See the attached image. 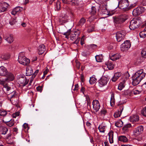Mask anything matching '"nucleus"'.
Instances as JSON below:
<instances>
[{
  "instance_id": "1",
  "label": "nucleus",
  "mask_w": 146,
  "mask_h": 146,
  "mask_svg": "<svg viewBox=\"0 0 146 146\" xmlns=\"http://www.w3.org/2000/svg\"><path fill=\"white\" fill-rule=\"evenodd\" d=\"M143 69L137 70L132 77V84L134 86L138 85L145 76Z\"/></svg>"
},
{
  "instance_id": "2",
  "label": "nucleus",
  "mask_w": 146,
  "mask_h": 146,
  "mask_svg": "<svg viewBox=\"0 0 146 146\" xmlns=\"http://www.w3.org/2000/svg\"><path fill=\"white\" fill-rule=\"evenodd\" d=\"M129 2L128 0H120L118 2V7L123 11H126L136 5L135 3L129 5Z\"/></svg>"
},
{
  "instance_id": "3",
  "label": "nucleus",
  "mask_w": 146,
  "mask_h": 146,
  "mask_svg": "<svg viewBox=\"0 0 146 146\" xmlns=\"http://www.w3.org/2000/svg\"><path fill=\"white\" fill-rule=\"evenodd\" d=\"M141 18L138 17L133 19L130 23L129 28L131 30H133L138 28L141 24Z\"/></svg>"
},
{
  "instance_id": "4",
  "label": "nucleus",
  "mask_w": 146,
  "mask_h": 146,
  "mask_svg": "<svg viewBox=\"0 0 146 146\" xmlns=\"http://www.w3.org/2000/svg\"><path fill=\"white\" fill-rule=\"evenodd\" d=\"M128 18V16L126 14L121 15L117 17H113L114 22L116 24H121L124 22Z\"/></svg>"
},
{
  "instance_id": "5",
  "label": "nucleus",
  "mask_w": 146,
  "mask_h": 146,
  "mask_svg": "<svg viewBox=\"0 0 146 146\" xmlns=\"http://www.w3.org/2000/svg\"><path fill=\"white\" fill-rule=\"evenodd\" d=\"M22 53H20L18 61V62L24 66H27L29 65L30 62V60L25 56L22 55Z\"/></svg>"
},
{
  "instance_id": "6",
  "label": "nucleus",
  "mask_w": 146,
  "mask_h": 146,
  "mask_svg": "<svg viewBox=\"0 0 146 146\" xmlns=\"http://www.w3.org/2000/svg\"><path fill=\"white\" fill-rule=\"evenodd\" d=\"M131 46V43L129 40H126L121 45V50L122 52L127 51L130 48Z\"/></svg>"
},
{
  "instance_id": "7",
  "label": "nucleus",
  "mask_w": 146,
  "mask_h": 146,
  "mask_svg": "<svg viewBox=\"0 0 146 146\" xmlns=\"http://www.w3.org/2000/svg\"><path fill=\"white\" fill-rule=\"evenodd\" d=\"M125 31H118L116 33V36L117 41L119 42L124 39L125 35Z\"/></svg>"
},
{
  "instance_id": "8",
  "label": "nucleus",
  "mask_w": 146,
  "mask_h": 146,
  "mask_svg": "<svg viewBox=\"0 0 146 146\" xmlns=\"http://www.w3.org/2000/svg\"><path fill=\"white\" fill-rule=\"evenodd\" d=\"M145 10V8L143 7H137L133 10V15L134 16L139 15L144 12Z\"/></svg>"
},
{
  "instance_id": "9",
  "label": "nucleus",
  "mask_w": 146,
  "mask_h": 146,
  "mask_svg": "<svg viewBox=\"0 0 146 146\" xmlns=\"http://www.w3.org/2000/svg\"><path fill=\"white\" fill-rule=\"evenodd\" d=\"M143 127L142 126L140 125L137 127L133 131L134 136L137 137L139 136L143 133Z\"/></svg>"
},
{
  "instance_id": "10",
  "label": "nucleus",
  "mask_w": 146,
  "mask_h": 146,
  "mask_svg": "<svg viewBox=\"0 0 146 146\" xmlns=\"http://www.w3.org/2000/svg\"><path fill=\"white\" fill-rule=\"evenodd\" d=\"M29 82V80L27 79L25 77H20L17 80V82L20 86L23 87L26 85Z\"/></svg>"
},
{
  "instance_id": "11",
  "label": "nucleus",
  "mask_w": 146,
  "mask_h": 146,
  "mask_svg": "<svg viewBox=\"0 0 146 146\" xmlns=\"http://www.w3.org/2000/svg\"><path fill=\"white\" fill-rule=\"evenodd\" d=\"M108 82V78L105 77H102L99 81L98 86L100 88L104 87L106 85Z\"/></svg>"
},
{
  "instance_id": "12",
  "label": "nucleus",
  "mask_w": 146,
  "mask_h": 146,
  "mask_svg": "<svg viewBox=\"0 0 146 146\" xmlns=\"http://www.w3.org/2000/svg\"><path fill=\"white\" fill-rule=\"evenodd\" d=\"M9 117H4L3 118V121L6 123L7 125L11 127L14 124V120L13 119H12L11 118H9L8 120H6V119Z\"/></svg>"
},
{
  "instance_id": "13",
  "label": "nucleus",
  "mask_w": 146,
  "mask_h": 146,
  "mask_svg": "<svg viewBox=\"0 0 146 146\" xmlns=\"http://www.w3.org/2000/svg\"><path fill=\"white\" fill-rule=\"evenodd\" d=\"M80 33V31L78 30H76L72 33L70 35V39L72 40H74L76 39L79 37Z\"/></svg>"
},
{
  "instance_id": "14",
  "label": "nucleus",
  "mask_w": 146,
  "mask_h": 146,
  "mask_svg": "<svg viewBox=\"0 0 146 146\" xmlns=\"http://www.w3.org/2000/svg\"><path fill=\"white\" fill-rule=\"evenodd\" d=\"M92 104L94 110L96 112L98 111L100 108V105L98 101L97 100H93Z\"/></svg>"
},
{
  "instance_id": "15",
  "label": "nucleus",
  "mask_w": 146,
  "mask_h": 146,
  "mask_svg": "<svg viewBox=\"0 0 146 146\" xmlns=\"http://www.w3.org/2000/svg\"><path fill=\"white\" fill-rule=\"evenodd\" d=\"M9 5L6 3L3 2L0 4V12H3L7 10Z\"/></svg>"
},
{
  "instance_id": "16",
  "label": "nucleus",
  "mask_w": 146,
  "mask_h": 146,
  "mask_svg": "<svg viewBox=\"0 0 146 146\" xmlns=\"http://www.w3.org/2000/svg\"><path fill=\"white\" fill-rule=\"evenodd\" d=\"M7 82L5 80V79L4 80H0V84L3 86V90L7 91L10 90L11 88L8 86Z\"/></svg>"
},
{
  "instance_id": "17",
  "label": "nucleus",
  "mask_w": 146,
  "mask_h": 146,
  "mask_svg": "<svg viewBox=\"0 0 146 146\" xmlns=\"http://www.w3.org/2000/svg\"><path fill=\"white\" fill-rule=\"evenodd\" d=\"M123 109L124 106L122 105L120 106L118 111L115 113L113 115L114 117L115 118H117L120 117Z\"/></svg>"
},
{
  "instance_id": "18",
  "label": "nucleus",
  "mask_w": 146,
  "mask_h": 146,
  "mask_svg": "<svg viewBox=\"0 0 146 146\" xmlns=\"http://www.w3.org/2000/svg\"><path fill=\"white\" fill-rule=\"evenodd\" d=\"M14 79L15 76L14 74L11 73L9 72L7 73L6 75L5 80L7 82H9L13 80Z\"/></svg>"
},
{
  "instance_id": "19",
  "label": "nucleus",
  "mask_w": 146,
  "mask_h": 146,
  "mask_svg": "<svg viewBox=\"0 0 146 146\" xmlns=\"http://www.w3.org/2000/svg\"><path fill=\"white\" fill-rule=\"evenodd\" d=\"M68 16L66 14L62 15L59 18V21L61 23L66 22L68 20Z\"/></svg>"
},
{
  "instance_id": "20",
  "label": "nucleus",
  "mask_w": 146,
  "mask_h": 146,
  "mask_svg": "<svg viewBox=\"0 0 146 146\" xmlns=\"http://www.w3.org/2000/svg\"><path fill=\"white\" fill-rule=\"evenodd\" d=\"M23 9V8L22 7H16L12 10L11 13V14L13 15H15L22 11Z\"/></svg>"
},
{
  "instance_id": "21",
  "label": "nucleus",
  "mask_w": 146,
  "mask_h": 146,
  "mask_svg": "<svg viewBox=\"0 0 146 146\" xmlns=\"http://www.w3.org/2000/svg\"><path fill=\"white\" fill-rule=\"evenodd\" d=\"M17 94H16V92L15 91L11 93L10 94H9L8 96V98L9 99L10 101L11 102H13L15 101L14 99L17 97Z\"/></svg>"
},
{
  "instance_id": "22",
  "label": "nucleus",
  "mask_w": 146,
  "mask_h": 146,
  "mask_svg": "<svg viewBox=\"0 0 146 146\" xmlns=\"http://www.w3.org/2000/svg\"><path fill=\"white\" fill-rule=\"evenodd\" d=\"M46 50L45 46L43 44L40 45L38 48V54L40 55H42L45 51Z\"/></svg>"
},
{
  "instance_id": "23",
  "label": "nucleus",
  "mask_w": 146,
  "mask_h": 146,
  "mask_svg": "<svg viewBox=\"0 0 146 146\" xmlns=\"http://www.w3.org/2000/svg\"><path fill=\"white\" fill-rule=\"evenodd\" d=\"M121 74L120 72H117L115 73L111 79V81L113 82H115L121 76Z\"/></svg>"
},
{
  "instance_id": "24",
  "label": "nucleus",
  "mask_w": 146,
  "mask_h": 146,
  "mask_svg": "<svg viewBox=\"0 0 146 146\" xmlns=\"http://www.w3.org/2000/svg\"><path fill=\"white\" fill-rule=\"evenodd\" d=\"M5 40L9 43H12L14 40L13 36L12 35L6 36L5 37Z\"/></svg>"
},
{
  "instance_id": "25",
  "label": "nucleus",
  "mask_w": 146,
  "mask_h": 146,
  "mask_svg": "<svg viewBox=\"0 0 146 146\" xmlns=\"http://www.w3.org/2000/svg\"><path fill=\"white\" fill-rule=\"evenodd\" d=\"M125 80H121V82L119 84L118 89L120 90H122L125 87Z\"/></svg>"
},
{
  "instance_id": "26",
  "label": "nucleus",
  "mask_w": 146,
  "mask_h": 146,
  "mask_svg": "<svg viewBox=\"0 0 146 146\" xmlns=\"http://www.w3.org/2000/svg\"><path fill=\"white\" fill-rule=\"evenodd\" d=\"M33 70L31 67L27 66L26 68V74L27 76H30L33 73Z\"/></svg>"
},
{
  "instance_id": "27",
  "label": "nucleus",
  "mask_w": 146,
  "mask_h": 146,
  "mask_svg": "<svg viewBox=\"0 0 146 146\" xmlns=\"http://www.w3.org/2000/svg\"><path fill=\"white\" fill-rule=\"evenodd\" d=\"M129 119L131 122H135L139 120V117L137 115H134L133 116H131Z\"/></svg>"
},
{
  "instance_id": "28",
  "label": "nucleus",
  "mask_w": 146,
  "mask_h": 146,
  "mask_svg": "<svg viewBox=\"0 0 146 146\" xmlns=\"http://www.w3.org/2000/svg\"><path fill=\"white\" fill-rule=\"evenodd\" d=\"M109 139L110 143H112L113 142V131H110L108 133Z\"/></svg>"
},
{
  "instance_id": "29",
  "label": "nucleus",
  "mask_w": 146,
  "mask_h": 146,
  "mask_svg": "<svg viewBox=\"0 0 146 146\" xmlns=\"http://www.w3.org/2000/svg\"><path fill=\"white\" fill-rule=\"evenodd\" d=\"M114 94L113 92L111 94V96L110 101L111 105V106H113L115 105V100L114 98Z\"/></svg>"
},
{
  "instance_id": "30",
  "label": "nucleus",
  "mask_w": 146,
  "mask_h": 146,
  "mask_svg": "<svg viewBox=\"0 0 146 146\" xmlns=\"http://www.w3.org/2000/svg\"><path fill=\"white\" fill-rule=\"evenodd\" d=\"M121 56L119 54H116L113 55L111 57L110 59L113 61H115L119 59Z\"/></svg>"
},
{
  "instance_id": "31",
  "label": "nucleus",
  "mask_w": 146,
  "mask_h": 146,
  "mask_svg": "<svg viewBox=\"0 0 146 146\" xmlns=\"http://www.w3.org/2000/svg\"><path fill=\"white\" fill-rule=\"evenodd\" d=\"M6 73V69L3 66L0 67V75L3 76Z\"/></svg>"
},
{
  "instance_id": "32",
  "label": "nucleus",
  "mask_w": 146,
  "mask_h": 146,
  "mask_svg": "<svg viewBox=\"0 0 146 146\" xmlns=\"http://www.w3.org/2000/svg\"><path fill=\"white\" fill-rule=\"evenodd\" d=\"M106 126L101 124L99 126L98 129L100 132L104 133L106 130Z\"/></svg>"
},
{
  "instance_id": "33",
  "label": "nucleus",
  "mask_w": 146,
  "mask_h": 146,
  "mask_svg": "<svg viewBox=\"0 0 146 146\" xmlns=\"http://www.w3.org/2000/svg\"><path fill=\"white\" fill-rule=\"evenodd\" d=\"M107 112L106 109L104 108H102L99 114L101 116H105L107 113Z\"/></svg>"
},
{
  "instance_id": "34",
  "label": "nucleus",
  "mask_w": 146,
  "mask_h": 146,
  "mask_svg": "<svg viewBox=\"0 0 146 146\" xmlns=\"http://www.w3.org/2000/svg\"><path fill=\"white\" fill-rule=\"evenodd\" d=\"M118 140L121 142H126L128 141V139L125 136H121L119 137Z\"/></svg>"
},
{
  "instance_id": "35",
  "label": "nucleus",
  "mask_w": 146,
  "mask_h": 146,
  "mask_svg": "<svg viewBox=\"0 0 146 146\" xmlns=\"http://www.w3.org/2000/svg\"><path fill=\"white\" fill-rule=\"evenodd\" d=\"M95 58L96 61L98 62H102L103 60V56L101 54L96 55L95 56Z\"/></svg>"
},
{
  "instance_id": "36",
  "label": "nucleus",
  "mask_w": 146,
  "mask_h": 146,
  "mask_svg": "<svg viewBox=\"0 0 146 146\" xmlns=\"http://www.w3.org/2000/svg\"><path fill=\"white\" fill-rule=\"evenodd\" d=\"M130 77V75L129 73L127 72L125 73L122 76V78L121 79V80H125V82Z\"/></svg>"
},
{
  "instance_id": "37",
  "label": "nucleus",
  "mask_w": 146,
  "mask_h": 146,
  "mask_svg": "<svg viewBox=\"0 0 146 146\" xmlns=\"http://www.w3.org/2000/svg\"><path fill=\"white\" fill-rule=\"evenodd\" d=\"M86 22V19L84 18H82L79 21L78 25L79 26H82Z\"/></svg>"
},
{
  "instance_id": "38",
  "label": "nucleus",
  "mask_w": 146,
  "mask_h": 146,
  "mask_svg": "<svg viewBox=\"0 0 146 146\" xmlns=\"http://www.w3.org/2000/svg\"><path fill=\"white\" fill-rule=\"evenodd\" d=\"M123 125V122L121 120H119L117 121L115 124V125L117 127H121Z\"/></svg>"
},
{
  "instance_id": "39",
  "label": "nucleus",
  "mask_w": 146,
  "mask_h": 146,
  "mask_svg": "<svg viewBox=\"0 0 146 146\" xmlns=\"http://www.w3.org/2000/svg\"><path fill=\"white\" fill-rule=\"evenodd\" d=\"M60 9V3L59 1L58 0L55 5V9L57 11H59Z\"/></svg>"
},
{
  "instance_id": "40",
  "label": "nucleus",
  "mask_w": 146,
  "mask_h": 146,
  "mask_svg": "<svg viewBox=\"0 0 146 146\" xmlns=\"http://www.w3.org/2000/svg\"><path fill=\"white\" fill-rule=\"evenodd\" d=\"M96 79L94 77H92L90 78L89 82L91 84H93L95 83L96 81Z\"/></svg>"
},
{
  "instance_id": "41",
  "label": "nucleus",
  "mask_w": 146,
  "mask_h": 146,
  "mask_svg": "<svg viewBox=\"0 0 146 146\" xmlns=\"http://www.w3.org/2000/svg\"><path fill=\"white\" fill-rule=\"evenodd\" d=\"M94 26L93 25H91L88 27L87 31L88 33H90L94 31Z\"/></svg>"
},
{
  "instance_id": "42",
  "label": "nucleus",
  "mask_w": 146,
  "mask_h": 146,
  "mask_svg": "<svg viewBox=\"0 0 146 146\" xmlns=\"http://www.w3.org/2000/svg\"><path fill=\"white\" fill-rule=\"evenodd\" d=\"M72 5H79L78 0H70Z\"/></svg>"
},
{
  "instance_id": "43",
  "label": "nucleus",
  "mask_w": 146,
  "mask_h": 146,
  "mask_svg": "<svg viewBox=\"0 0 146 146\" xmlns=\"http://www.w3.org/2000/svg\"><path fill=\"white\" fill-rule=\"evenodd\" d=\"M107 66L109 70L113 69L114 68L113 65L111 63H110V62H108L107 64Z\"/></svg>"
},
{
  "instance_id": "44",
  "label": "nucleus",
  "mask_w": 146,
  "mask_h": 146,
  "mask_svg": "<svg viewBox=\"0 0 146 146\" xmlns=\"http://www.w3.org/2000/svg\"><path fill=\"white\" fill-rule=\"evenodd\" d=\"M96 12V9L94 7H92V11L91 12V14L92 15H94Z\"/></svg>"
},
{
  "instance_id": "45",
  "label": "nucleus",
  "mask_w": 146,
  "mask_h": 146,
  "mask_svg": "<svg viewBox=\"0 0 146 146\" xmlns=\"http://www.w3.org/2000/svg\"><path fill=\"white\" fill-rule=\"evenodd\" d=\"M139 36L141 38H145L146 37V33L143 30L140 33Z\"/></svg>"
},
{
  "instance_id": "46",
  "label": "nucleus",
  "mask_w": 146,
  "mask_h": 146,
  "mask_svg": "<svg viewBox=\"0 0 146 146\" xmlns=\"http://www.w3.org/2000/svg\"><path fill=\"white\" fill-rule=\"evenodd\" d=\"M141 54L143 57L146 58V48L142 50L141 52Z\"/></svg>"
},
{
  "instance_id": "47",
  "label": "nucleus",
  "mask_w": 146,
  "mask_h": 146,
  "mask_svg": "<svg viewBox=\"0 0 146 146\" xmlns=\"http://www.w3.org/2000/svg\"><path fill=\"white\" fill-rule=\"evenodd\" d=\"M1 130L2 131V134H5L8 131V129L5 127H2Z\"/></svg>"
},
{
  "instance_id": "48",
  "label": "nucleus",
  "mask_w": 146,
  "mask_h": 146,
  "mask_svg": "<svg viewBox=\"0 0 146 146\" xmlns=\"http://www.w3.org/2000/svg\"><path fill=\"white\" fill-rule=\"evenodd\" d=\"M141 113L144 116L146 117V107H144L141 111Z\"/></svg>"
},
{
  "instance_id": "49",
  "label": "nucleus",
  "mask_w": 146,
  "mask_h": 146,
  "mask_svg": "<svg viewBox=\"0 0 146 146\" xmlns=\"http://www.w3.org/2000/svg\"><path fill=\"white\" fill-rule=\"evenodd\" d=\"M7 114V111L5 110H0V116H4Z\"/></svg>"
},
{
  "instance_id": "50",
  "label": "nucleus",
  "mask_w": 146,
  "mask_h": 146,
  "mask_svg": "<svg viewBox=\"0 0 146 146\" xmlns=\"http://www.w3.org/2000/svg\"><path fill=\"white\" fill-rule=\"evenodd\" d=\"M16 22L15 20L14 19H12L9 22V23L11 25H13L15 24Z\"/></svg>"
},
{
  "instance_id": "51",
  "label": "nucleus",
  "mask_w": 146,
  "mask_h": 146,
  "mask_svg": "<svg viewBox=\"0 0 146 146\" xmlns=\"http://www.w3.org/2000/svg\"><path fill=\"white\" fill-rule=\"evenodd\" d=\"M131 127V125L130 123H129L125 125L124 127H123V129H124L126 130L127 128L129 127Z\"/></svg>"
},
{
  "instance_id": "52",
  "label": "nucleus",
  "mask_w": 146,
  "mask_h": 146,
  "mask_svg": "<svg viewBox=\"0 0 146 146\" xmlns=\"http://www.w3.org/2000/svg\"><path fill=\"white\" fill-rule=\"evenodd\" d=\"M133 94L135 95H137L139 94L141 92L140 91H139L138 90H136V89H133Z\"/></svg>"
},
{
  "instance_id": "53",
  "label": "nucleus",
  "mask_w": 146,
  "mask_h": 146,
  "mask_svg": "<svg viewBox=\"0 0 146 146\" xmlns=\"http://www.w3.org/2000/svg\"><path fill=\"white\" fill-rule=\"evenodd\" d=\"M86 100L87 102V104L88 106H90V101L89 98L88 96H86Z\"/></svg>"
},
{
  "instance_id": "54",
  "label": "nucleus",
  "mask_w": 146,
  "mask_h": 146,
  "mask_svg": "<svg viewBox=\"0 0 146 146\" xmlns=\"http://www.w3.org/2000/svg\"><path fill=\"white\" fill-rule=\"evenodd\" d=\"M35 77H33V76H32L30 79V82L29 84V85L31 86L32 84V83L33 82V80Z\"/></svg>"
},
{
  "instance_id": "55",
  "label": "nucleus",
  "mask_w": 146,
  "mask_h": 146,
  "mask_svg": "<svg viewBox=\"0 0 146 146\" xmlns=\"http://www.w3.org/2000/svg\"><path fill=\"white\" fill-rule=\"evenodd\" d=\"M84 36H83L81 38V40H80V43L82 45H83L84 44Z\"/></svg>"
},
{
  "instance_id": "56",
  "label": "nucleus",
  "mask_w": 146,
  "mask_h": 146,
  "mask_svg": "<svg viewBox=\"0 0 146 146\" xmlns=\"http://www.w3.org/2000/svg\"><path fill=\"white\" fill-rule=\"evenodd\" d=\"M1 58L4 60H7L8 59V57L5 55H2Z\"/></svg>"
},
{
  "instance_id": "57",
  "label": "nucleus",
  "mask_w": 146,
  "mask_h": 146,
  "mask_svg": "<svg viewBox=\"0 0 146 146\" xmlns=\"http://www.w3.org/2000/svg\"><path fill=\"white\" fill-rule=\"evenodd\" d=\"M80 39V37H78V38H77L76 40L73 42V44H78L79 42Z\"/></svg>"
},
{
  "instance_id": "58",
  "label": "nucleus",
  "mask_w": 146,
  "mask_h": 146,
  "mask_svg": "<svg viewBox=\"0 0 146 146\" xmlns=\"http://www.w3.org/2000/svg\"><path fill=\"white\" fill-rule=\"evenodd\" d=\"M62 3L64 4H68L70 2V0H62Z\"/></svg>"
},
{
  "instance_id": "59",
  "label": "nucleus",
  "mask_w": 146,
  "mask_h": 146,
  "mask_svg": "<svg viewBox=\"0 0 146 146\" xmlns=\"http://www.w3.org/2000/svg\"><path fill=\"white\" fill-rule=\"evenodd\" d=\"M38 72L39 70H36L35 72L32 75V76H33V77H35V76L38 73Z\"/></svg>"
},
{
  "instance_id": "60",
  "label": "nucleus",
  "mask_w": 146,
  "mask_h": 146,
  "mask_svg": "<svg viewBox=\"0 0 146 146\" xmlns=\"http://www.w3.org/2000/svg\"><path fill=\"white\" fill-rule=\"evenodd\" d=\"M89 46L90 47L93 49L96 48L97 47V45L94 44H91Z\"/></svg>"
},
{
  "instance_id": "61",
  "label": "nucleus",
  "mask_w": 146,
  "mask_h": 146,
  "mask_svg": "<svg viewBox=\"0 0 146 146\" xmlns=\"http://www.w3.org/2000/svg\"><path fill=\"white\" fill-rule=\"evenodd\" d=\"M70 34V31H68L64 33L63 34L65 36L69 35Z\"/></svg>"
},
{
  "instance_id": "62",
  "label": "nucleus",
  "mask_w": 146,
  "mask_h": 146,
  "mask_svg": "<svg viewBox=\"0 0 146 146\" xmlns=\"http://www.w3.org/2000/svg\"><path fill=\"white\" fill-rule=\"evenodd\" d=\"M78 87H79V86L78 84H75V88H74V89L73 90H74V91L77 90L78 89Z\"/></svg>"
},
{
  "instance_id": "63",
  "label": "nucleus",
  "mask_w": 146,
  "mask_h": 146,
  "mask_svg": "<svg viewBox=\"0 0 146 146\" xmlns=\"http://www.w3.org/2000/svg\"><path fill=\"white\" fill-rule=\"evenodd\" d=\"M36 89L38 91L40 92H41L42 90V87L40 86L37 87Z\"/></svg>"
},
{
  "instance_id": "64",
  "label": "nucleus",
  "mask_w": 146,
  "mask_h": 146,
  "mask_svg": "<svg viewBox=\"0 0 146 146\" xmlns=\"http://www.w3.org/2000/svg\"><path fill=\"white\" fill-rule=\"evenodd\" d=\"M48 70L47 68L45 70L44 72V77H45V76L46 75L48 72Z\"/></svg>"
}]
</instances>
